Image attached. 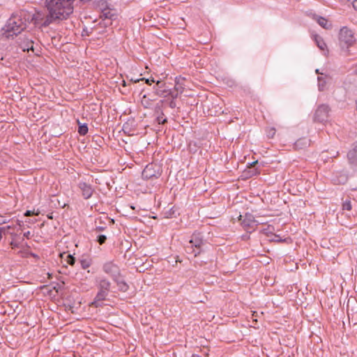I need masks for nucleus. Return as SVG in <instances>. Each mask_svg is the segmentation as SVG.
<instances>
[{
    "label": "nucleus",
    "mask_w": 357,
    "mask_h": 357,
    "mask_svg": "<svg viewBox=\"0 0 357 357\" xmlns=\"http://www.w3.org/2000/svg\"><path fill=\"white\" fill-rule=\"evenodd\" d=\"M156 94L159 96H165L166 90H161L160 89L155 88Z\"/></svg>",
    "instance_id": "nucleus-35"
},
{
    "label": "nucleus",
    "mask_w": 357,
    "mask_h": 357,
    "mask_svg": "<svg viewBox=\"0 0 357 357\" xmlns=\"http://www.w3.org/2000/svg\"><path fill=\"white\" fill-rule=\"evenodd\" d=\"M8 222L7 217L0 215V225Z\"/></svg>",
    "instance_id": "nucleus-36"
},
{
    "label": "nucleus",
    "mask_w": 357,
    "mask_h": 357,
    "mask_svg": "<svg viewBox=\"0 0 357 357\" xmlns=\"http://www.w3.org/2000/svg\"><path fill=\"white\" fill-rule=\"evenodd\" d=\"M317 22L323 28L328 29V21L323 17H317Z\"/></svg>",
    "instance_id": "nucleus-23"
},
{
    "label": "nucleus",
    "mask_w": 357,
    "mask_h": 357,
    "mask_svg": "<svg viewBox=\"0 0 357 357\" xmlns=\"http://www.w3.org/2000/svg\"><path fill=\"white\" fill-rule=\"evenodd\" d=\"M33 214V212L31 211H29V210H27L25 213H24V215L25 216H31Z\"/></svg>",
    "instance_id": "nucleus-38"
},
{
    "label": "nucleus",
    "mask_w": 357,
    "mask_h": 357,
    "mask_svg": "<svg viewBox=\"0 0 357 357\" xmlns=\"http://www.w3.org/2000/svg\"><path fill=\"white\" fill-rule=\"evenodd\" d=\"M161 175V169L156 164L151 163L144 169L142 176L144 179L149 180L158 178Z\"/></svg>",
    "instance_id": "nucleus-7"
},
{
    "label": "nucleus",
    "mask_w": 357,
    "mask_h": 357,
    "mask_svg": "<svg viewBox=\"0 0 357 357\" xmlns=\"http://www.w3.org/2000/svg\"><path fill=\"white\" fill-rule=\"evenodd\" d=\"M22 48L24 51L33 50V42L32 40H28L26 44L22 47Z\"/></svg>",
    "instance_id": "nucleus-28"
},
{
    "label": "nucleus",
    "mask_w": 357,
    "mask_h": 357,
    "mask_svg": "<svg viewBox=\"0 0 357 357\" xmlns=\"http://www.w3.org/2000/svg\"><path fill=\"white\" fill-rule=\"evenodd\" d=\"M123 86H126V82H125V81H123Z\"/></svg>",
    "instance_id": "nucleus-47"
},
{
    "label": "nucleus",
    "mask_w": 357,
    "mask_h": 357,
    "mask_svg": "<svg viewBox=\"0 0 357 357\" xmlns=\"http://www.w3.org/2000/svg\"><path fill=\"white\" fill-rule=\"evenodd\" d=\"M347 161L350 167L357 169V141L354 142L347 154Z\"/></svg>",
    "instance_id": "nucleus-12"
},
{
    "label": "nucleus",
    "mask_w": 357,
    "mask_h": 357,
    "mask_svg": "<svg viewBox=\"0 0 357 357\" xmlns=\"http://www.w3.org/2000/svg\"><path fill=\"white\" fill-rule=\"evenodd\" d=\"M61 257L70 266H73L75 264V257L70 254H66L64 252L61 254Z\"/></svg>",
    "instance_id": "nucleus-18"
},
{
    "label": "nucleus",
    "mask_w": 357,
    "mask_h": 357,
    "mask_svg": "<svg viewBox=\"0 0 357 357\" xmlns=\"http://www.w3.org/2000/svg\"><path fill=\"white\" fill-rule=\"evenodd\" d=\"M310 145V140L307 137L298 139L294 143V148L298 150L304 149Z\"/></svg>",
    "instance_id": "nucleus-15"
},
{
    "label": "nucleus",
    "mask_w": 357,
    "mask_h": 357,
    "mask_svg": "<svg viewBox=\"0 0 357 357\" xmlns=\"http://www.w3.org/2000/svg\"><path fill=\"white\" fill-rule=\"evenodd\" d=\"M78 124H79V127H78L79 134L82 136L85 135L88 132L87 124H86V123L81 124L79 121H78Z\"/></svg>",
    "instance_id": "nucleus-21"
},
{
    "label": "nucleus",
    "mask_w": 357,
    "mask_h": 357,
    "mask_svg": "<svg viewBox=\"0 0 357 357\" xmlns=\"http://www.w3.org/2000/svg\"><path fill=\"white\" fill-rule=\"evenodd\" d=\"M169 107L171 108H175L176 107V102L174 100H172L169 102Z\"/></svg>",
    "instance_id": "nucleus-37"
},
{
    "label": "nucleus",
    "mask_w": 357,
    "mask_h": 357,
    "mask_svg": "<svg viewBox=\"0 0 357 357\" xmlns=\"http://www.w3.org/2000/svg\"><path fill=\"white\" fill-rule=\"evenodd\" d=\"M239 220L241 221V224L242 227L244 228L245 230L247 231H249V229H255V227L257 225V222L255 219V217L251 213H245L244 216H242L241 215H239L238 218Z\"/></svg>",
    "instance_id": "nucleus-9"
},
{
    "label": "nucleus",
    "mask_w": 357,
    "mask_h": 357,
    "mask_svg": "<svg viewBox=\"0 0 357 357\" xmlns=\"http://www.w3.org/2000/svg\"><path fill=\"white\" fill-rule=\"evenodd\" d=\"M107 240V236L103 234H100L97 236V241L100 245H102L105 243Z\"/></svg>",
    "instance_id": "nucleus-30"
},
{
    "label": "nucleus",
    "mask_w": 357,
    "mask_h": 357,
    "mask_svg": "<svg viewBox=\"0 0 357 357\" xmlns=\"http://www.w3.org/2000/svg\"><path fill=\"white\" fill-rule=\"evenodd\" d=\"M97 6L100 9V13L102 12L103 10L109 8L108 3L105 0H100L98 1Z\"/></svg>",
    "instance_id": "nucleus-26"
},
{
    "label": "nucleus",
    "mask_w": 357,
    "mask_h": 357,
    "mask_svg": "<svg viewBox=\"0 0 357 357\" xmlns=\"http://www.w3.org/2000/svg\"><path fill=\"white\" fill-rule=\"evenodd\" d=\"M98 293L96 295L91 306L100 307L102 306V301L106 300L111 287V282L105 277H99L96 279Z\"/></svg>",
    "instance_id": "nucleus-3"
},
{
    "label": "nucleus",
    "mask_w": 357,
    "mask_h": 357,
    "mask_svg": "<svg viewBox=\"0 0 357 357\" xmlns=\"http://www.w3.org/2000/svg\"><path fill=\"white\" fill-rule=\"evenodd\" d=\"M78 187L82 191V197L85 199H89L94 192L92 186L85 182H79Z\"/></svg>",
    "instance_id": "nucleus-13"
},
{
    "label": "nucleus",
    "mask_w": 357,
    "mask_h": 357,
    "mask_svg": "<svg viewBox=\"0 0 357 357\" xmlns=\"http://www.w3.org/2000/svg\"><path fill=\"white\" fill-rule=\"evenodd\" d=\"M168 94L170 95L173 98H177V93L174 94L172 92H169Z\"/></svg>",
    "instance_id": "nucleus-42"
},
{
    "label": "nucleus",
    "mask_w": 357,
    "mask_h": 357,
    "mask_svg": "<svg viewBox=\"0 0 357 357\" xmlns=\"http://www.w3.org/2000/svg\"><path fill=\"white\" fill-rule=\"evenodd\" d=\"M349 179L348 171L342 169L335 172L331 177V181L335 185H344Z\"/></svg>",
    "instance_id": "nucleus-11"
},
{
    "label": "nucleus",
    "mask_w": 357,
    "mask_h": 357,
    "mask_svg": "<svg viewBox=\"0 0 357 357\" xmlns=\"http://www.w3.org/2000/svg\"><path fill=\"white\" fill-rule=\"evenodd\" d=\"M315 72H316L317 74H319L320 73L319 70L318 69H317Z\"/></svg>",
    "instance_id": "nucleus-46"
},
{
    "label": "nucleus",
    "mask_w": 357,
    "mask_h": 357,
    "mask_svg": "<svg viewBox=\"0 0 357 357\" xmlns=\"http://www.w3.org/2000/svg\"><path fill=\"white\" fill-rule=\"evenodd\" d=\"M24 238H19L17 234H13L10 245L13 249L19 248L21 247Z\"/></svg>",
    "instance_id": "nucleus-16"
},
{
    "label": "nucleus",
    "mask_w": 357,
    "mask_h": 357,
    "mask_svg": "<svg viewBox=\"0 0 357 357\" xmlns=\"http://www.w3.org/2000/svg\"><path fill=\"white\" fill-rule=\"evenodd\" d=\"M140 79H142V81H144L145 83L149 85H151L152 83L155 82V80L153 77H150V78L142 77V78H140Z\"/></svg>",
    "instance_id": "nucleus-33"
},
{
    "label": "nucleus",
    "mask_w": 357,
    "mask_h": 357,
    "mask_svg": "<svg viewBox=\"0 0 357 357\" xmlns=\"http://www.w3.org/2000/svg\"><path fill=\"white\" fill-rule=\"evenodd\" d=\"M83 269H86L91 266V261L87 259H82L79 261Z\"/></svg>",
    "instance_id": "nucleus-27"
},
{
    "label": "nucleus",
    "mask_w": 357,
    "mask_h": 357,
    "mask_svg": "<svg viewBox=\"0 0 357 357\" xmlns=\"http://www.w3.org/2000/svg\"><path fill=\"white\" fill-rule=\"evenodd\" d=\"M275 134V129L274 128H271L267 130V136L269 138H273Z\"/></svg>",
    "instance_id": "nucleus-32"
},
{
    "label": "nucleus",
    "mask_w": 357,
    "mask_h": 357,
    "mask_svg": "<svg viewBox=\"0 0 357 357\" xmlns=\"http://www.w3.org/2000/svg\"><path fill=\"white\" fill-rule=\"evenodd\" d=\"M30 17H29V24L33 22L34 25L38 26H47L51 23H52L56 19L54 18V16L52 12L49 11V15H45L42 12H30L29 11Z\"/></svg>",
    "instance_id": "nucleus-4"
},
{
    "label": "nucleus",
    "mask_w": 357,
    "mask_h": 357,
    "mask_svg": "<svg viewBox=\"0 0 357 357\" xmlns=\"http://www.w3.org/2000/svg\"><path fill=\"white\" fill-rule=\"evenodd\" d=\"M100 18H105L109 21L115 20L116 17V14L113 9L109 7L108 8L103 10L102 12L100 13Z\"/></svg>",
    "instance_id": "nucleus-14"
},
{
    "label": "nucleus",
    "mask_w": 357,
    "mask_h": 357,
    "mask_svg": "<svg viewBox=\"0 0 357 357\" xmlns=\"http://www.w3.org/2000/svg\"><path fill=\"white\" fill-rule=\"evenodd\" d=\"M104 229H105L104 227H96V230L99 231H103Z\"/></svg>",
    "instance_id": "nucleus-43"
},
{
    "label": "nucleus",
    "mask_w": 357,
    "mask_h": 357,
    "mask_svg": "<svg viewBox=\"0 0 357 357\" xmlns=\"http://www.w3.org/2000/svg\"><path fill=\"white\" fill-rule=\"evenodd\" d=\"M257 163H258V161H257H257H255V162H252V163H250V167H252V166L255 165H256V164H257Z\"/></svg>",
    "instance_id": "nucleus-44"
},
{
    "label": "nucleus",
    "mask_w": 357,
    "mask_h": 357,
    "mask_svg": "<svg viewBox=\"0 0 357 357\" xmlns=\"http://www.w3.org/2000/svg\"><path fill=\"white\" fill-rule=\"evenodd\" d=\"M189 243L191 246L187 248L189 250L188 252L193 254L195 257H197L203 251L202 246L204 244V241L201 233L194 232Z\"/></svg>",
    "instance_id": "nucleus-5"
},
{
    "label": "nucleus",
    "mask_w": 357,
    "mask_h": 357,
    "mask_svg": "<svg viewBox=\"0 0 357 357\" xmlns=\"http://www.w3.org/2000/svg\"><path fill=\"white\" fill-rule=\"evenodd\" d=\"M165 83L162 82V81H157L156 84L153 86V89L158 88V89H162L165 87Z\"/></svg>",
    "instance_id": "nucleus-34"
},
{
    "label": "nucleus",
    "mask_w": 357,
    "mask_h": 357,
    "mask_svg": "<svg viewBox=\"0 0 357 357\" xmlns=\"http://www.w3.org/2000/svg\"><path fill=\"white\" fill-rule=\"evenodd\" d=\"M102 19V21L100 22V24L102 26H104V27H107L110 25H112V20H109L108 21L107 20L105 19V18H101Z\"/></svg>",
    "instance_id": "nucleus-31"
},
{
    "label": "nucleus",
    "mask_w": 357,
    "mask_h": 357,
    "mask_svg": "<svg viewBox=\"0 0 357 357\" xmlns=\"http://www.w3.org/2000/svg\"><path fill=\"white\" fill-rule=\"evenodd\" d=\"M256 174H257V172L256 170H255V172L252 173L251 176L256 175Z\"/></svg>",
    "instance_id": "nucleus-45"
},
{
    "label": "nucleus",
    "mask_w": 357,
    "mask_h": 357,
    "mask_svg": "<svg viewBox=\"0 0 357 357\" xmlns=\"http://www.w3.org/2000/svg\"><path fill=\"white\" fill-rule=\"evenodd\" d=\"M342 208L343 211H351L352 208V205L350 199H346L342 202Z\"/></svg>",
    "instance_id": "nucleus-22"
},
{
    "label": "nucleus",
    "mask_w": 357,
    "mask_h": 357,
    "mask_svg": "<svg viewBox=\"0 0 357 357\" xmlns=\"http://www.w3.org/2000/svg\"><path fill=\"white\" fill-rule=\"evenodd\" d=\"M165 102V100H162L159 102H158L155 107V112L157 114H161L164 115V113L162 112V103Z\"/></svg>",
    "instance_id": "nucleus-24"
},
{
    "label": "nucleus",
    "mask_w": 357,
    "mask_h": 357,
    "mask_svg": "<svg viewBox=\"0 0 357 357\" xmlns=\"http://www.w3.org/2000/svg\"><path fill=\"white\" fill-rule=\"evenodd\" d=\"M75 0H50L47 9L59 20L67 19L73 12Z\"/></svg>",
    "instance_id": "nucleus-2"
},
{
    "label": "nucleus",
    "mask_w": 357,
    "mask_h": 357,
    "mask_svg": "<svg viewBox=\"0 0 357 357\" xmlns=\"http://www.w3.org/2000/svg\"><path fill=\"white\" fill-rule=\"evenodd\" d=\"M339 41L342 48H348L351 46L355 42V38L352 31L347 27L342 28L339 33Z\"/></svg>",
    "instance_id": "nucleus-6"
},
{
    "label": "nucleus",
    "mask_w": 357,
    "mask_h": 357,
    "mask_svg": "<svg viewBox=\"0 0 357 357\" xmlns=\"http://www.w3.org/2000/svg\"><path fill=\"white\" fill-rule=\"evenodd\" d=\"M354 8L357 10V0H354L352 3Z\"/></svg>",
    "instance_id": "nucleus-40"
},
{
    "label": "nucleus",
    "mask_w": 357,
    "mask_h": 357,
    "mask_svg": "<svg viewBox=\"0 0 357 357\" xmlns=\"http://www.w3.org/2000/svg\"><path fill=\"white\" fill-rule=\"evenodd\" d=\"M176 210L175 209L174 206L172 207L169 210L164 212L165 218H172L174 217H176Z\"/></svg>",
    "instance_id": "nucleus-19"
},
{
    "label": "nucleus",
    "mask_w": 357,
    "mask_h": 357,
    "mask_svg": "<svg viewBox=\"0 0 357 357\" xmlns=\"http://www.w3.org/2000/svg\"><path fill=\"white\" fill-rule=\"evenodd\" d=\"M30 236H31V233L29 231L24 233V237H25L28 239L30 238Z\"/></svg>",
    "instance_id": "nucleus-39"
},
{
    "label": "nucleus",
    "mask_w": 357,
    "mask_h": 357,
    "mask_svg": "<svg viewBox=\"0 0 357 357\" xmlns=\"http://www.w3.org/2000/svg\"><path fill=\"white\" fill-rule=\"evenodd\" d=\"M130 81H131L132 82H134V83H137V82H139L142 81V79H140V78H139V79H133V78H132V79H130Z\"/></svg>",
    "instance_id": "nucleus-41"
},
{
    "label": "nucleus",
    "mask_w": 357,
    "mask_h": 357,
    "mask_svg": "<svg viewBox=\"0 0 357 357\" xmlns=\"http://www.w3.org/2000/svg\"><path fill=\"white\" fill-rule=\"evenodd\" d=\"M102 271L109 275L112 280L119 278L120 275V269L119 266L113 261H107L102 266Z\"/></svg>",
    "instance_id": "nucleus-10"
},
{
    "label": "nucleus",
    "mask_w": 357,
    "mask_h": 357,
    "mask_svg": "<svg viewBox=\"0 0 357 357\" xmlns=\"http://www.w3.org/2000/svg\"><path fill=\"white\" fill-rule=\"evenodd\" d=\"M29 11L20 10L12 14L1 29V34L6 38H14L24 31L29 24Z\"/></svg>",
    "instance_id": "nucleus-1"
},
{
    "label": "nucleus",
    "mask_w": 357,
    "mask_h": 357,
    "mask_svg": "<svg viewBox=\"0 0 357 357\" xmlns=\"http://www.w3.org/2000/svg\"><path fill=\"white\" fill-rule=\"evenodd\" d=\"M314 40L316 41V43L318 46V47L320 49V50H324L325 49V47H326V43L324 42V40H322V38L319 36H314Z\"/></svg>",
    "instance_id": "nucleus-20"
},
{
    "label": "nucleus",
    "mask_w": 357,
    "mask_h": 357,
    "mask_svg": "<svg viewBox=\"0 0 357 357\" xmlns=\"http://www.w3.org/2000/svg\"><path fill=\"white\" fill-rule=\"evenodd\" d=\"M330 108L328 105H320L315 110L314 114V121L324 123L328 121L329 117Z\"/></svg>",
    "instance_id": "nucleus-8"
},
{
    "label": "nucleus",
    "mask_w": 357,
    "mask_h": 357,
    "mask_svg": "<svg viewBox=\"0 0 357 357\" xmlns=\"http://www.w3.org/2000/svg\"><path fill=\"white\" fill-rule=\"evenodd\" d=\"M164 116H165V114L164 115H161L160 114H158L156 120L159 124H165V123L167 122V119L165 118Z\"/></svg>",
    "instance_id": "nucleus-29"
},
{
    "label": "nucleus",
    "mask_w": 357,
    "mask_h": 357,
    "mask_svg": "<svg viewBox=\"0 0 357 357\" xmlns=\"http://www.w3.org/2000/svg\"><path fill=\"white\" fill-rule=\"evenodd\" d=\"M326 84V82L324 78L318 77V87L319 91H323L325 90Z\"/></svg>",
    "instance_id": "nucleus-25"
},
{
    "label": "nucleus",
    "mask_w": 357,
    "mask_h": 357,
    "mask_svg": "<svg viewBox=\"0 0 357 357\" xmlns=\"http://www.w3.org/2000/svg\"><path fill=\"white\" fill-rule=\"evenodd\" d=\"M113 280L116 283L119 291L126 292L128 290L129 286L124 280H121L119 278H116Z\"/></svg>",
    "instance_id": "nucleus-17"
}]
</instances>
